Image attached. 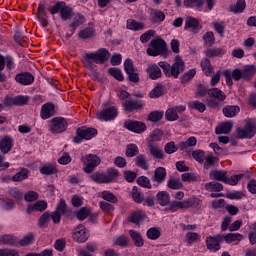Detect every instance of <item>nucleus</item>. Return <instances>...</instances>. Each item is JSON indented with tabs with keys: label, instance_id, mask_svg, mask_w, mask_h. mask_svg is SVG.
<instances>
[{
	"label": "nucleus",
	"instance_id": "nucleus-37",
	"mask_svg": "<svg viewBox=\"0 0 256 256\" xmlns=\"http://www.w3.org/2000/svg\"><path fill=\"white\" fill-rule=\"evenodd\" d=\"M131 195L135 203H143V201H145V197L143 196V193L137 186H134L132 188Z\"/></svg>",
	"mask_w": 256,
	"mask_h": 256
},
{
	"label": "nucleus",
	"instance_id": "nucleus-64",
	"mask_svg": "<svg viewBox=\"0 0 256 256\" xmlns=\"http://www.w3.org/2000/svg\"><path fill=\"white\" fill-rule=\"evenodd\" d=\"M165 117L167 121H177V119H179V114L175 112V109L169 108L165 112Z\"/></svg>",
	"mask_w": 256,
	"mask_h": 256
},
{
	"label": "nucleus",
	"instance_id": "nucleus-48",
	"mask_svg": "<svg viewBox=\"0 0 256 256\" xmlns=\"http://www.w3.org/2000/svg\"><path fill=\"white\" fill-rule=\"evenodd\" d=\"M188 107L190 109H196V111H199L200 113H204V111L207 109V106L200 101H190L188 102Z\"/></svg>",
	"mask_w": 256,
	"mask_h": 256
},
{
	"label": "nucleus",
	"instance_id": "nucleus-21",
	"mask_svg": "<svg viewBox=\"0 0 256 256\" xmlns=\"http://www.w3.org/2000/svg\"><path fill=\"white\" fill-rule=\"evenodd\" d=\"M11 149H13V138H11V136H5L0 141V151L4 155H7Z\"/></svg>",
	"mask_w": 256,
	"mask_h": 256
},
{
	"label": "nucleus",
	"instance_id": "nucleus-60",
	"mask_svg": "<svg viewBox=\"0 0 256 256\" xmlns=\"http://www.w3.org/2000/svg\"><path fill=\"white\" fill-rule=\"evenodd\" d=\"M40 173L42 175H53V173H57V167H55L53 164H48L40 168Z\"/></svg>",
	"mask_w": 256,
	"mask_h": 256
},
{
	"label": "nucleus",
	"instance_id": "nucleus-36",
	"mask_svg": "<svg viewBox=\"0 0 256 256\" xmlns=\"http://www.w3.org/2000/svg\"><path fill=\"white\" fill-rule=\"evenodd\" d=\"M150 15L153 23H161L165 21V13L161 10L153 9L151 10Z\"/></svg>",
	"mask_w": 256,
	"mask_h": 256
},
{
	"label": "nucleus",
	"instance_id": "nucleus-14",
	"mask_svg": "<svg viewBox=\"0 0 256 256\" xmlns=\"http://www.w3.org/2000/svg\"><path fill=\"white\" fill-rule=\"evenodd\" d=\"M15 81L20 85H31L35 81V77L29 72H22L15 76Z\"/></svg>",
	"mask_w": 256,
	"mask_h": 256
},
{
	"label": "nucleus",
	"instance_id": "nucleus-15",
	"mask_svg": "<svg viewBox=\"0 0 256 256\" xmlns=\"http://www.w3.org/2000/svg\"><path fill=\"white\" fill-rule=\"evenodd\" d=\"M55 116V104L46 103L42 106L40 117L41 119H51V117Z\"/></svg>",
	"mask_w": 256,
	"mask_h": 256
},
{
	"label": "nucleus",
	"instance_id": "nucleus-4",
	"mask_svg": "<svg viewBox=\"0 0 256 256\" xmlns=\"http://www.w3.org/2000/svg\"><path fill=\"white\" fill-rule=\"evenodd\" d=\"M167 51V43L161 38L151 40L150 47L147 48L146 53L150 57H157L163 55Z\"/></svg>",
	"mask_w": 256,
	"mask_h": 256
},
{
	"label": "nucleus",
	"instance_id": "nucleus-51",
	"mask_svg": "<svg viewBox=\"0 0 256 256\" xmlns=\"http://www.w3.org/2000/svg\"><path fill=\"white\" fill-rule=\"evenodd\" d=\"M78 36L80 39H91L92 37H95V29L85 28L79 32Z\"/></svg>",
	"mask_w": 256,
	"mask_h": 256
},
{
	"label": "nucleus",
	"instance_id": "nucleus-32",
	"mask_svg": "<svg viewBox=\"0 0 256 256\" xmlns=\"http://www.w3.org/2000/svg\"><path fill=\"white\" fill-rule=\"evenodd\" d=\"M0 244L1 245H10L11 247H16L17 245V238L15 236L6 234L0 236Z\"/></svg>",
	"mask_w": 256,
	"mask_h": 256
},
{
	"label": "nucleus",
	"instance_id": "nucleus-9",
	"mask_svg": "<svg viewBox=\"0 0 256 256\" xmlns=\"http://www.w3.org/2000/svg\"><path fill=\"white\" fill-rule=\"evenodd\" d=\"M256 128L251 122H247L244 128L237 129V137L239 139H251L255 137Z\"/></svg>",
	"mask_w": 256,
	"mask_h": 256
},
{
	"label": "nucleus",
	"instance_id": "nucleus-19",
	"mask_svg": "<svg viewBox=\"0 0 256 256\" xmlns=\"http://www.w3.org/2000/svg\"><path fill=\"white\" fill-rule=\"evenodd\" d=\"M147 74L152 79V81H155L157 79H161V76L163 75L161 72V68L157 66V64H149L146 69Z\"/></svg>",
	"mask_w": 256,
	"mask_h": 256
},
{
	"label": "nucleus",
	"instance_id": "nucleus-30",
	"mask_svg": "<svg viewBox=\"0 0 256 256\" xmlns=\"http://www.w3.org/2000/svg\"><path fill=\"white\" fill-rule=\"evenodd\" d=\"M201 67L203 73L206 75V77H211L214 73L213 65H211V61L209 59L205 58L201 61Z\"/></svg>",
	"mask_w": 256,
	"mask_h": 256
},
{
	"label": "nucleus",
	"instance_id": "nucleus-52",
	"mask_svg": "<svg viewBox=\"0 0 256 256\" xmlns=\"http://www.w3.org/2000/svg\"><path fill=\"white\" fill-rule=\"evenodd\" d=\"M245 7V0H238L235 5L230 7V11H232V13H243V11H245Z\"/></svg>",
	"mask_w": 256,
	"mask_h": 256
},
{
	"label": "nucleus",
	"instance_id": "nucleus-3",
	"mask_svg": "<svg viewBox=\"0 0 256 256\" xmlns=\"http://www.w3.org/2000/svg\"><path fill=\"white\" fill-rule=\"evenodd\" d=\"M81 162L84 165V173L90 175V173H93V171H95V169L101 165V158H99L97 154H87L81 157Z\"/></svg>",
	"mask_w": 256,
	"mask_h": 256
},
{
	"label": "nucleus",
	"instance_id": "nucleus-47",
	"mask_svg": "<svg viewBox=\"0 0 256 256\" xmlns=\"http://www.w3.org/2000/svg\"><path fill=\"white\" fill-rule=\"evenodd\" d=\"M51 222V214L49 212H45L41 215L38 225L41 229H45Z\"/></svg>",
	"mask_w": 256,
	"mask_h": 256
},
{
	"label": "nucleus",
	"instance_id": "nucleus-24",
	"mask_svg": "<svg viewBox=\"0 0 256 256\" xmlns=\"http://www.w3.org/2000/svg\"><path fill=\"white\" fill-rule=\"evenodd\" d=\"M49 17L47 16V11L45 10V4H39L38 6V20L42 27H47Z\"/></svg>",
	"mask_w": 256,
	"mask_h": 256
},
{
	"label": "nucleus",
	"instance_id": "nucleus-63",
	"mask_svg": "<svg viewBox=\"0 0 256 256\" xmlns=\"http://www.w3.org/2000/svg\"><path fill=\"white\" fill-rule=\"evenodd\" d=\"M108 72L114 79H117V81H123V79H125L123 77V72H121V69L119 68H110Z\"/></svg>",
	"mask_w": 256,
	"mask_h": 256
},
{
	"label": "nucleus",
	"instance_id": "nucleus-44",
	"mask_svg": "<svg viewBox=\"0 0 256 256\" xmlns=\"http://www.w3.org/2000/svg\"><path fill=\"white\" fill-rule=\"evenodd\" d=\"M181 179L186 183H195L199 181L200 177L198 174H194V173H183L181 175Z\"/></svg>",
	"mask_w": 256,
	"mask_h": 256
},
{
	"label": "nucleus",
	"instance_id": "nucleus-41",
	"mask_svg": "<svg viewBox=\"0 0 256 256\" xmlns=\"http://www.w3.org/2000/svg\"><path fill=\"white\" fill-rule=\"evenodd\" d=\"M126 27L132 31H141V29H145V24L135 20H128Z\"/></svg>",
	"mask_w": 256,
	"mask_h": 256
},
{
	"label": "nucleus",
	"instance_id": "nucleus-20",
	"mask_svg": "<svg viewBox=\"0 0 256 256\" xmlns=\"http://www.w3.org/2000/svg\"><path fill=\"white\" fill-rule=\"evenodd\" d=\"M195 145H197V138L195 136H191L186 141L179 143V149L180 151L189 153L191 151V147H195Z\"/></svg>",
	"mask_w": 256,
	"mask_h": 256
},
{
	"label": "nucleus",
	"instance_id": "nucleus-35",
	"mask_svg": "<svg viewBox=\"0 0 256 256\" xmlns=\"http://www.w3.org/2000/svg\"><path fill=\"white\" fill-rule=\"evenodd\" d=\"M129 235L134 241L136 247H143L145 243L143 242V237H141V233L134 230H129Z\"/></svg>",
	"mask_w": 256,
	"mask_h": 256
},
{
	"label": "nucleus",
	"instance_id": "nucleus-18",
	"mask_svg": "<svg viewBox=\"0 0 256 256\" xmlns=\"http://www.w3.org/2000/svg\"><path fill=\"white\" fill-rule=\"evenodd\" d=\"M47 209V201L45 200H39L34 204H30L27 206V213L28 215H31L33 211H39L40 213H43Z\"/></svg>",
	"mask_w": 256,
	"mask_h": 256
},
{
	"label": "nucleus",
	"instance_id": "nucleus-17",
	"mask_svg": "<svg viewBox=\"0 0 256 256\" xmlns=\"http://www.w3.org/2000/svg\"><path fill=\"white\" fill-rule=\"evenodd\" d=\"M167 178V170L164 167H158L154 171V175L152 176V181L161 185V183H165V179Z\"/></svg>",
	"mask_w": 256,
	"mask_h": 256
},
{
	"label": "nucleus",
	"instance_id": "nucleus-55",
	"mask_svg": "<svg viewBox=\"0 0 256 256\" xmlns=\"http://www.w3.org/2000/svg\"><path fill=\"white\" fill-rule=\"evenodd\" d=\"M28 177H29V170L22 169L12 177V181H15V182L25 181V179H27Z\"/></svg>",
	"mask_w": 256,
	"mask_h": 256
},
{
	"label": "nucleus",
	"instance_id": "nucleus-56",
	"mask_svg": "<svg viewBox=\"0 0 256 256\" xmlns=\"http://www.w3.org/2000/svg\"><path fill=\"white\" fill-rule=\"evenodd\" d=\"M204 159V169H211L215 166V163H219V159L213 155L206 156Z\"/></svg>",
	"mask_w": 256,
	"mask_h": 256
},
{
	"label": "nucleus",
	"instance_id": "nucleus-1",
	"mask_svg": "<svg viewBox=\"0 0 256 256\" xmlns=\"http://www.w3.org/2000/svg\"><path fill=\"white\" fill-rule=\"evenodd\" d=\"M158 65L161 67L166 77H173L174 79H177L179 74L185 71V62H183L180 56L175 57L172 65L167 62H159Z\"/></svg>",
	"mask_w": 256,
	"mask_h": 256
},
{
	"label": "nucleus",
	"instance_id": "nucleus-16",
	"mask_svg": "<svg viewBox=\"0 0 256 256\" xmlns=\"http://www.w3.org/2000/svg\"><path fill=\"white\" fill-rule=\"evenodd\" d=\"M148 149L150 155L154 157V159H165V153H163V150L159 145H157V143L148 142Z\"/></svg>",
	"mask_w": 256,
	"mask_h": 256
},
{
	"label": "nucleus",
	"instance_id": "nucleus-13",
	"mask_svg": "<svg viewBox=\"0 0 256 256\" xmlns=\"http://www.w3.org/2000/svg\"><path fill=\"white\" fill-rule=\"evenodd\" d=\"M195 198H189L184 201H174L170 204L169 210L170 211H177V209H189L195 205Z\"/></svg>",
	"mask_w": 256,
	"mask_h": 256
},
{
	"label": "nucleus",
	"instance_id": "nucleus-49",
	"mask_svg": "<svg viewBox=\"0 0 256 256\" xmlns=\"http://www.w3.org/2000/svg\"><path fill=\"white\" fill-rule=\"evenodd\" d=\"M205 189L207 191H217L218 193L223 191V184L219 182H209L205 184Z\"/></svg>",
	"mask_w": 256,
	"mask_h": 256
},
{
	"label": "nucleus",
	"instance_id": "nucleus-22",
	"mask_svg": "<svg viewBox=\"0 0 256 256\" xmlns=\"http://www.w3.org/2000/svg\"><path fill=\"white\" fill-rule=\"evenodd\" d=\"M233 129V121H227L218 125L215 129L216 135H228Z\"/></svg>",
	"mask_w": 256,
	"mask_h": 256
},
{
	"label": "nucleus",
	"instance_id": "nucleus-27",
	"mask_svg": "<svg viewBox=\"0 0 256 256\" xmlns=\"http://www.w3.org/2000/svg\"><path fill=\"white\" fill-rule=\"evenodd\" d=\"M185 241L187 245L191 247L194 243H199L201 241V234L189 231L185 235Z\"/></svg>",
	"mask_w": 256,
	"mask_h": 256
},
{
	"label": "nucleus",
	"instance_id": "nucleus-38",
	"mask_svg": "<svg viewBox=\"0 0 256 256\" xmlns=\"http://www.w3.org/2000/svg\"><path fill=\"white\" fill-rule=\"evenodd\" d=\"M239 111H241L239 106H226L222 110L223 115H225L228 118L235 117L237 113H239Z\"/></svg>",
	"mask_w": 256,
	"mask_h": 256
},
{
	"label": "nucleus",
	"instance_id": "nucleus-45",
	"mask_svg": "<svg viewBox=\"0 0 256 256\" xmlns=\"http://www.w3.org/2000/svg\"><path fill=\"white\" fill-rule=\"evenodd\" d=\"M113 245L118 247H127L129 245V239L125 236H116L112 240Z\"/></svg>",
	"mask_w": 256,
	"mask_h": 256
},
{
	"label": "nucleus",
	"instance_id": "nucleus-57",
	"mask_svg": "<svg viewBox=\"0 0 256 256\" xmlns=\"http://www.w3.org/2000/svg\"><path fill=\"white\" fill-rule=\"evenodd\" d=\"M235 241H243V236L240 233H228L225 235L226 243H233Z\"/></svg>",
	"mask_w": 256,
	"mask_h": 256
},
{
	"label": "nucleus",
	"instance_id": "nucleus-23",
	"mask_svg": "<svg viewBox=\"0 0 256 256\" xmlns=\"http://www.w3.org/2000/svg\"><path fill=\"white\" fill-rule=\"evenodd\" d=\"M124 107V111H135L137 109H143V102L141 101H133L131 98L122 103Z\"/></svg>",
	"mask_w": 256,
	"mask_h": 256
},
{
	"label": "nucleus",
	"instance_id": "nucleus-61",
	"mask_svg": "<svg viewBox=\"0 0 256 256\" xmlns=\"http://www.w3.org/2000/svg\"><path fill=\"white\" fill-rule=\"evenodd\" d=\"M139 155V147L135 144H129L126 148V157H135Z\"/></svg>",
	"mask_w": 256,
	"mask_h": 256
},
{
	"label": "nucleus",
	"instance_id": "nucleus-43",
	"mask_svg": "<svg viewBox=\"0 0 256 256\" xmlns=\"http://www.w3.org/2000/svg\"><path fill=\"white\" fill-rule=\"evenodd\" d=\"M146 235L151 241H157L159 237H161V229L160 228H150L147 230Z\"/></svg>",
	"mask_w": 256,
	"mask_h": 256
},
{
	"label": "nucleus",
	"instance_id": "nucleus-53",
	"mask_svg": "<svg viewBox=\"0 0 256 256\" xmlns=\"http://www.w3.org/2000/svg\"><path fill=\"white\" fill-rule=\"evenodd\" d=\"M119 177V170L115 168H108L106 173V179L108 183H113L115 179Z\"/></svg>",
	"mask_w": 256,
	"mask_h": 256
},
{
	"label": "nucleus",
	"instance_id": "nucleus-25",
	"mask_svg": "<svg viewBox=\"0 0 256 256\" xmlns=\"http://www.w3.org/2000/svg\"><path fill=\"white\" fill-rule=\"evenodd\" d=\"M206 247L208 251L212 253H217V251L221 250V244H219L213 236L206 237Z\"/></svg>",
	"mask_w": 256,
	"mask_h": 256
},
{
	"label": "nucleus",
	"instance_id": "nucleus-5",
	"mask_svg": "<svg viewBox=\"0 0 256 256\" xmlns=\"http://www.w3.org/2000/svg\"><path fill=\"white\" fill-rule=\"evenodd\" d=\"M97 135V129L95 128H87V127H79L76 130V136L74 137V143H82L85 139L86 141H90Z\"/></svg>",
	"mask_w": 256,
	"mask_h": 256
},
{
	"label": "nucleus",
	"instance_id": "nucleus-31",
	"mask_svg": "<svg viewBox=\"0 0 256 256\" xmlns=\"http://www.w3.org/2000/svg\"><path fill=\"white\" fill-rule=\"evenodd\" d=\"M156 199L162 207H165L166 205H169L170 202V196L167 191H160L156 195Z\"/></svg>",
	"mask_w": 256,
	"mask_h": 256
},
{
	"label": "nucleus",
	"instance_id": "nucleus-6",
	"mask_svg": "<svg viewBox=\"0 0 256 256\" xmlns=\"http://www.w3.org/2000/svg\"><path fill=\"white\" fill-rule=\"evenodd\" d=\"M69 123L63 117H55L50 121L49 131L54 134L65 133Z\"/></svg>",
	"mask_w": 256,
	"mask_h": 256
},
{
	"label": "nucleus",
	"instance_id": "nucleus-58",
	"mask_svg": "<svg viewBox=\"0 0 256 256\" xmlns=\"http://www.w3.org/2000/svg\"><path fill=\"white\" fill-rule=\"evenodd\" d=\"M163 115V111H152L148 114V121H152V123H157V121H161V119H163Z\"/></svg>",
	"mask_w": 256,
	"mask_h": 256
},
{
	"label": "nucleus",
	"instance_id": "nucleus-8",
	"mask_svg": "<svg viewBox=\"0 0 256 256\" xmlns=\"http://www.w3.org/2000/svg\"><path fill=\"white\" fill-rule=\"evenodd\" d=\"M118 115L117 108L111 106L106 108L105 110L98 111L96 113V119L99 121H113Z\"/></svg>",
	"mask_w": 256,
	"mask_h": 256
},
{
	"label": "nucleus",
	"instance_id": "nucleus-34",
	"mask_svg": "<svg viewBox=\"0 0 256 256\" xmlns=\"http://www.w3.org/2000/svg\"><path fill=\"white\" fill-rule=\"evenodd\" d=\"M89 179H91V181H94V183H109L107 180V174L105 173L95 172L89 176Z\"/></svg>",
	"mask_w": 256,
	"mask_h": 256
},
{
	"label": "nucleus",
	"instance_id": "nucleus-54",
	"mask_svg": "<svg viewBox=\"0 0 256 256\" xmlns=\"http://www.w3.org/2000/svg\"><path fill=\"white\" fill-rule=\"evenodd\" d=\"M60 17L62 21H67L70 17H73V8L64 4L62 12H60Z\"/></svg>",
	"mask_w": 256,
	"mask_h": 256
},
{
	"label": "nucleus",
	"instance_id": "nucleus-26",
	"mask_svg": "<svg viewBox=\"0 0 256 256\" xmlns=\"http://www.w3.org/2000/svg\"><path fill=\"white\" fill-rule=\"evenodd\" d=\"M204 54L209 59H213L215 57H223V55H225V49L217 47L208 48L206 51H204Z\"/></svg>",
	"mask_w": 256,
	"mask_h": 256
},
{
	"label": "nucleus",
	"instance_id": "nucleus-59",
	"mask_svg": "<svg viewBox=\"0 0 256 256\" xmlns=\"http://www.w3.org/2000/svg\"><path fill=\"white\" fill-rule=\"evenodd\" d=\"M203 40L207 47H213V45H215V34L213 32H206L203 36Z\"/></svg>",
	"mask_w": 256,
	"mask_h": 256
},
{
	"label": "nucleus",
	"instance_id": "nucleus-50",
	"mask_svg": "<svg viewBox=\"0 0 256 256\" xmlns=\"http://www.w3.org/2000/svg\"><path fill=\"white\" fill-rule=\"evenodd\" d=\"M167 187L169 189H173V190L177 191L179 189H183V183L179 179L171 178L167 182Z\"/></svg>",
	"mask_w": 256,
	"mask_h": 256
},
{
	"label": "nucleus",
	"instance_id": "nucleus-12",
	"mask_svg": "<svg viewBox=\"0 0 256 256\" xmlns=\"http://www.w3.org/2000/svg\"><path fill=\"white\" fill-rule=\"evenodd\" d=\"M124 127L128 129V131H132V133H144L147 131V126L143 122L128 120L124 123Z\"/></svg>",
	"mask_w": 256,
	"mask_h": 256
},
{
	"label": "nucleus",
	"instance_id": "nucleus-11",
	"mask_svg": "<svg viewBox=\"0 0 256 256\" xmlns=\"http://www.w3.org/2000/svg\"><path fill=\"white\" fill-rule=\"evenodd\" d=\"M224 76L226 84L229 87H233V79L234 81H241V79H243V70L234 69L232 72L230 70H225Z\"/></svg>",
	"mask_w": 256,
	"mask_h": 256
},
{
	"label": "nucleus",
	"instance_id": "nucleus-10",
	"mask_svg": "<svg viewBox=\"0 0 256 256\" xmlns=\"http://www.w3.org/2000/svg\"><path fill=\"white\" fill-rule=\"evenodd\" d=\"M72 238L77 243H85L87 239H89V232L87 231V228L83 225H79L73 230Z\"/></svg>",
	"mask_w": 256,
	"mask_h": 256
},
{
	"label": "nucleus",
	"instance_id": "nucleus-40",
	"mask_svg": "<svg viewBox=\"0 0 256 256\" xmlns=\"http://www.w3.org/2000/svg\"><path fill=\"white\" fill-rule=\"evenodd\" d=\"M164 94L163 85L158 84L151 90L149 97L150 99H158V97H163Z\"/></svg>",
	"mask_w": 256,
	"mask_h": 256
},
{
	"label": "nucleus",
	"instance_id": "nucleus-33",
	"mask_svg": "<svg viewBox=\"0 0 256 256\" xmlns=\"http://www.w3.org/2000/svg\"><path fill=\"white\" fill-rule=\"evenodd\" d=\"M207 93H208L209 97L218 99V101H225V99L227 98L225 93H223V91H221L219 88H212V89L208 90Z\"/></svg>",
	"mask_w": 256,
	"mask_h": 256
},
{
	"label": "nucleus",
	"instance_id": "nucleus-42",
	"mask_svg": "<svg viewBox=\"0 0 256 256\" xmlns=\"http://www.w3.org/2000/svg\"><path fill=\"white\" fill-rule=\"evenodd\" d=\"M243 79H251L253 75L256 74V66L255 65H248L245 66L242 70Z\"/></svg>",
	"mask_w": 256,
	"mask_h": 256
},
{
	"label": "nucleus",
	"instance_id": "nucleus-39",
	"mask_svg": "<svg viewBox=\"0 0 256 256\" xmlns=\"http://www.w3.org/2000/svg\"><path fill=\"white\" fill-rule=\"evenodd\" d=\"M143 219H145V213L143 211H136L131 214V216L128 218V221L137 225L141 223Z\"/></svg>",
	"mask_w": 256,
	"mask_h": 256
},
{
	"label": "nucleus",
	"instance_id": "nucleus-46",
	"mask_svg": "<svg viewBox=\"0 0 256 256\" xmlns=\"http://www.w3.org/2000/svg\"><path fill=\"white\" fill-rule=\"evenodd\" d=\"M135 163H136L137 167L144 169V171H147V169H149V164L147 163V159L145 158V155H143V154H141L135 158Z\"/></svg>",
	"mask_w": 256,
	"mask_h": 256
},
{
	"label": "nucleus",
	"instance_id": "nucleus-2",
	"mask_svg": "<svg viewBox=\"0 0 256 256\" xmlns=\"http://www.w3.org/2000/svg\"><path fill=\"white\" fill-rule=\"evenodd\" d=\"M109 57H111L109 51L105 48H101L96 52L86 53L84 56V65L91 69L93 67V63H97L98 65L107 63Z\"/></svg>",
	"mask_w": 256,
	"mask_h": 256
},
{
	"label": "nucleus",
	"instance_id": "nucleus-29",
	"mask_svg": "<svg viewBox=\"0 0 256 256\" xmlns=\"http://www.w3.org/2000/svg\"><path fill=\"white\" fill-rule=\"evenodd\" d=\"M209 177L210 179H216V181H222V183H225L227 181V172L221 170H212L209 173Z\"/></svg>",
	"mask_w": 256,
	"mask_h": 256
},
{
	"label": "nucleus",
	"instance_id": "nucleus-7",
	"mask_svg": "<svg viewBox=\"0 0 256 256\" xmlns=\"http://www.w3.org/2000/svg\"><path fill=\"white\" fill-rule=\"evenodd\" d=\"M184 29L185 31H188V33H193V35H197V33H199V31H201L203 27L201 26L199 19L188 16L185 19Z\"/></svg>",
	"mask_w": 256,
	"mask_h": 256
},
{
	"label": "nucleus",
	"instance_id": "nucleus-62",
	"mask_svg": "<svg viewBox=\"0 0 256 256\" xmlns=\"http://www.w3.org/2000/svg\"><path fill=\"white\" fill-rule=\"evenodd\" d=\"M8 194L10 197H13L17 201H21V199H23V192H21V190H19L17 187L10 188L8 190Z\"/></svg>",
	"mask_w": 256,
	"mask_h": 256
},
{
	"label": "nucleus",
	"instance_id": "nucleus-28",
	"mask_svg": "<svg viewBox=\"0 0 256 256\" xmlns=\"http://www.w3.org/2000/svg\"><path fill=\"white\" fill-rule=\"evenodd\" d=\"M203 5H205V0H185L184 6L196 9V11H203Z\"/></svg>",
	"mask_w": 256,
	"mask_h": 256
}]
</instances>
